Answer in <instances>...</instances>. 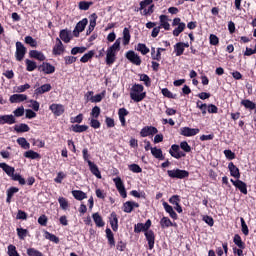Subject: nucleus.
Masks as SVG:
<instances>
[{
	"mask_svg": "<svg viewBox=\"0 0 256 256\" xmlns=\"http://www.w3.org/2000/svg\"><path fill=\"white\" fill-rule=\"evenodd\" d=\"M0 169H2L4 171V173H6V175H8V177H11L13 179V177H15V167L10 166L9 164L2 162L0 163Z\"/></svg>",
	"mask_w": 256,
	"mask_h": 256,
	"instance_id": "nucleus-18",
	"label": "nucleus"
},
{
	"mask_svg": "<svg viewBox=\"0 0 256 256\" xmlns=\"http://www.w3.org/2000/svg\"><path fill=\"white\" fill-rule=\"evenodd\" d=\"M109 223L112 227V230L117 233L119 231V218H117V213L112 212L109 217Z\"/></svg>",
	"mask_w": 256,
	"mask_h": 256,
	"instance_id": "nucleus-17",
	"label": "nucleus"
},
{
	"mask_svg": "<svg viewBox=\"0 0 256 256\" xmlns=\"http://www.w3.org/2000/svg\"><path fill=\"white\" fill-rule=\"evenodd\" d=\"M92 219L96 225V227H105V221H103V217L99 212H95L92 214Z\"/></svg>",
	"mask_w": 256,
	"mask_h": 256,
	"instance_id": "nucleus-28",
	"label": "nucleus"
},
{
	"mask_svg": "<svg viewBox=\"0 0 256 256\" xmlns=\"http://www.w3.org/2000/svg\"><path fill=\"white\" fill-rule=\"evenodd\" d=\"M128 169L132 171V173H143V169L138 164H130Z\"/></svg>",
	"mask_w": 256,
	"mask_h": 256,
	"instance_id": "nucleus-56",
	"label": "nucleus"
},
{
	"mask_svg": "<svg viewBox=\"0 0 256 256\" xmlns=\"http://www.w3.org/2000/svg\"><path fill=\"white\" fill-rule=\"evenodd\" d=\"M125 57L128 59V61H130V63H133V65L139 66L142 63L141 57L137 55V53H135L133 50L126 52Z\"/></svg>",
	"mask_w": 256,
	"mask_h": 256,
	"instance_id": "nucleus-9",
	"label": "nucleus"
},
{
	"mask_svg": "<svg viewBox=\"0 0 256 256\" xmlns=\"http://www.w3.org/2000/svg\"><path fill=\"white\" fill-rule=\"evenodd\" d=\"M59 37L64 43H69L71 41V37L69 36V31H67V29L61 30Z\"/></svg>",
	"mask_w": 256,
	"mask_h": 256,
	"instance_id": "nucleus-45",
	"label": "nucleus"
},
{
	"mask_svg": "<svg viewBox=\"0 0 256 256\" xmlns=\"http://www.w3.org/2000/svg\"><path fill=\"white\" fill-rule=\"evenodd\" d=\"M167 175L171 179H187L189 177V171L176 168L174 170H168Z\"/></svg>",
	"mask_w": 256,
	"mask_h": 256,
	"instance_id": "nucleus-4",
	"label": "nucleus"
},
{
	"mask_svg": "<svg viewBox=\"0 0 256 256\" xmlns=\"http://www.w3.org/2000/svg\"><path fill=\"white\" fill-rule=\"evenodd\" d=\"M151 219H148L144 224L143 223H137L134 225V233H146L151 229Z\"/></svg>",
	"mask_w": 256,
	"mask_h": 256,
	"instance_id": "nucleus-7",
	"label": "nucleus"
},
{
	"mask_svg": "<svg viewBox=\"0 0 256 256\" xmlns=\"http://www.w3.org/2000/svg\"><path fill=\"white\" fill-rule=\"evenodd\" d=\"M44 238L52 243H55L56 245H59V237L55 236V234H52L49 231H44Z\"/></svg>",
	"mask_w": 256,
	"mask_h": 256,
	"instance_id": "nucleus-36",
	"label": "nucleus"
},
{
	"mask_svg": "<svg viewBox=\"0 0 256 256\" xmlns=\"http://www.w3.org/2000/svg\"><path fill=\"white\" fill-rule=\"evenodd\" d=\"M136 51H139L141 55H147L151 50L149 49V47H147L146 44L138 43Z\"/></svg>",
	"mask_w": 256,
	"mask_h": 256,
	"instance_id": "nucleus-44",
	"label": "nucleus"
},
{
	"mask_svg": "<svg viewBox=\"0 0 256 256\" xmlns=\"http://www.w3.org/2000/svg\"><path fill=\"white\" fill-rule=\"evenodd\" d=\"M121 51V38H118L114 44L108 47L106 51V65H113L117 61V53Z\"/></svg>",
	"mask_w": 256,
	"mask_h": 256,
	"instance_id": "nucleus-1",
	"label": "nucleus"
},
{
	"mask_svg": "<svg viewBox=\"0 0 256 256\" xmlns=\"http://www.w3.org/2000/svg\"><path fill=\"white\" fill-rule=\"evenodd\" d=\"M29 57L31 59H37V61H45L47 59L45 54H43V52H39L38 50H30Z\"/></svg>",
	"mask_w": 256,
	"mask_h": 256,
	"instance_id": "nucleus-25",
	"label": "nucleus"
},
{
	"mask_svg": "<svg viewBox=\"0 0 256 256\" xmlns=\"http://www.w3.org/2000/svg\"><path fill=\"white\" fill-rule=\"evenodd\" d=\"M17 119L13 114L0 115V125H15Z\"/></svg>",
	"mask_w": 256,
	"mask_h": 256,
	"instance_id": "nucleus-13",
	"label": "nucleus"
},
{
	"mask_svg": "<svg viewBox=\"0 0 256 256\" xmlns=\"http://www.w3.org/2000/svg\"><path fill=\"white\" fill-rule=\"evenodd\" d=\"M91 6H93V1H80L78 3V9H80V11H89Z\"/></svg>",
	"mask_w": 256,
	"mask_h": 256,
	"instance_id": "nucleus-39",
	"label": "nucleus"
},
{
	"mask_svg": "<svg viewBox=\"0 0 256 256\" xmlns=\"http://www.w3.org/2000/svg\"><path fill=\"white\" fill-rule=\"evenodd\" d=\"M241 223V231L243 235L247 236L249 235V227L247 226V223L245 222V219L243 217L240 218Z\"/></svg>",
	"mask_w": 256,
	"mask_h": 256,
	"instance_id": "nucleus-54",
	"label": "nucleus"
},
{
	"mask_svg": "<svg viewBox=\"0 0 256 256\" xmlns=\"http://www.w3.org/2000/svg\"><path fill=\"white\" fill-rule=\"evenodd\" d=\"M87 23H89V20L87 18H83L81 21H79L76 24V27L73 31L74 37H79V34L85 31V27H87Z\"/></svg>",
	"mask_w": 256,
	"mask_h": 256,
	"instance_id": "nucleus-10",
	"label": "nucleus"
},
{
	"mask_svg": "<svg viewBox=\"0 0 256 256\" xmlns=\"http://www.w3.org/2000/svg\"><path fill=\"white\" fill-rule=\"evenodd\" d=\"M39 71H43L46 75H51L52 73H55V66H53L49 62H43L39 67Z\"/></svg>",
	"mask_w": 256,
	"mask_h": 256,
	"instance_id": "nucleus-16",
	"label": "nucleus"
},
{
	"mask_svg": "<svg viewBox=\"0 0 256 256\" xmlns=\"http://www.w3.org/2000/svg\"><path fill=\"white\" fill-rule=\"evenodd\" d=\"M49 109L56 117H61L65 113V106L63 104H52L49 106Z\"/></svg>",
	"mask_w": 256,
	"mask_h": 256,
	"instance_id": "nucleus-15",
	"label": "nucleus"
},
{
	"mask_svg": "<svg viewBox=\"0 0 256 256\" xmlns=\"http://www.w3.org/2000/svg\"><path fill=\"white\" fill-rule=\"evenodd\" d=\"M140 81L144 82V85L151 87V78L147 74L140 75Z\"/></svg>",
	"mask_w": 256,
	"mask_h": 256,
	"instance_id": "nucleus-62",
	"label": "nucleus"
},
{
	"mask_svg": "<svg viewBox=\"0 0 256 256\" xmlns=\"http://www.w3.org/2000/svg\"><path fill=\"white\" fill-rule=\"evenodd\" d=\"M233 243L234 245H236V247L233 248L234 255L245 256V254L243 253V249H245L246 245H245V242H243V239H241V236L239 234L234 235Z\"/></svg>",
	"mask_w": 256,
	"mask_h": 256,
	"instance_id": "nucleus-3",
	"label": "nucleus"
},
{
	"mask_svg": "<svg viewBox=\"0 0 256 256\" xmlns=\"http://www.w3.org/2000/svg\"><path fill=\"white\" fill-rule=\"evenodd\" d=\"M159 130L155 126H145L140 131V137H149L151 135H157Z\"/></svg>",
	"mask_w": 256,
	"mask_h": 256,
	"instance_id": "nucleus-12",
	"label": "nucleus"
},
{
	"mask_svg": "<svg viewBox=\"0 0 256 256\" xmlns=\"http://www.w3.org/2000/svg\"><path fill=\"white\" fill-rule=\"evenodd\" d=\"M167 51L165 48H157L156 53L154 54L153 61H161V53Z\"/></svg>",
	"mask_w": 256,
	"mask_h": 256,
	"instance_id": "nucleus-64",
	"label": "nucleus"
},
{
	"mask_svg": "<svg viewBox=\"0 0 256 256\" xmlns=\"http://www.w3.org/2000/svg\"><path fill=\"white\" fill-rule=\"evenodd\" d=\"M105 233L108 240V245H110V247H115V234H113L111 228H106Z\"/></svg>",
	"mask_w": 256,
	"mask_h": 256,
	"instance_id": "nucleus-31",
	"label": "nucleus"
},
{
	"mask_svg": "<svg viewBox=\"0 0 256 256\" xmlns=\"http://www.w3.org/2000/svg\"><path fill=\"white\" fill-rule=\"evenodd\" d=\"M151 153L155 159H159V161H165V156L163 155V150H161V148H151Z\"/></svg>",
	"mask_w": 256,
	"mask_h": 256,
	"instance_id": "nucleus-32",
	"label": "nucleus"
},
{
	"mask_svg": "<svg viewBox=\"0 0 256 256\" xmlns=\"http://www.w3.org/2000/svg\"><path fill=\"white\" fill-rule=\"evenodd\" d=\"M16 231H17L18 239H20L21 241H25V237L29 235V230L24 228H17Z\"/></svg>",
	"mask_w": 256,
	"mask_h": 256,
	"instance_id": "nucleus-47",
	"label": "nucleus"
},
{
	"mask_svg": "<svg viewBox=\"0 0 256 256\" xmlns=\"http://www.w3.org/2000/svg\"><path fill=\"white\" fill-rule=\"evenodd\" d=\"M15 193H19V188L17 187H10L7 191H6V203H11V200L13 199V196L15 195Z\"/></svg>",
	"mask_w": 256,
	"mask_h": 256,
	"instance_id": "nucleus-34",
	"label": "nucleus"
},
{
	"mask_svg": "<svg viewBox=\"0 0 256 256\" xmlns=\"http://www.w3.org/2000/svg\"><path fill=\"white\" fill-rule=\"evenodd\" d=\"M65 53V46H63V42L60 38H56V44L54 45L52 49V54L56 57H59V55H63Z\"/></svg>",
	"mask_w": 256,
	"mask_h": 256,
	"instance_id": "nucleus-11",
	"label": "nucleus"
},
{
	"mask_svg": "<svg viewBox=\"0 0 256 256\" xmlns=\"http://www.w3.org/2000/svg\"><path fill=\"white\" fill-rule=\"evenodd\" d=\"M14 131H16V133H29V131H31V128L29 127V125L21 123L20 125L14 126Z\"/></svg>",
	"mask_w": 256,
	"mask_h": 256,
	"instance_id": "nucleus-33",
	"label": "nucleus"
},
{
	"mask_svg": "<svg viewBox=\"0 0 256 256\" xmlns=\"http://www.w3.org/2000/svg\"><path fill=\"white\" fill-rule=\"evenodd\" d=\"M228 169L230 171L231 177H234L235 179H241V172H239V169L235 166L233 162H230L228 164Z\"/></svg>",
	"mask_w": 256,
	"mask_h": 256,
	"instance_id": "nucleus-24",
	"label": "nucleus"
},
{
	"mask_svg": "<svg viewBox=\"0 0 256 256\" xmlns=\"http://www.w3.org/2000/svg\"><path fill=\"white\" fill-rule=\"evenodd\" d=\"M14 117H23L25 115V107L20 106L13 111Z\"/></svg>",
	"mask_w": 256,
	"mask_h": 256,
	"instance_id": "nucleus-57",
	"label": "nucleus"
},
{
	"mask_svg": "<svg viewBox=\"0 0 256 256\" xmlns=\"http://www.w3.org/2000/svg\"><path fill=\"white\" fill-rule=\"evenodd\" d=\"M160 226L161 229H169V227H173V222L171 221V219H169V217H162L160 220Z\"/></svg>",
	"mask_w": 256,
	"mask_h": 256,
	"instance_id": "nucleus-37",
	"label": "nucleus"
},
{
	"mask_svg": "<svg viewBox=\"0 0 256 256\" xmlns=\"http://www.w3.org/2000/svg\"><path fill=\"white\" fill-rule=\"evenodd\" d=\"M27 54V48L23 43L16 42V52H15V58L16 61H23L25 59V55Z\"/></svg>",
	"mask_w": 256,
	"mask_h": 256,
	"instance_id": "nucleus-5",
	"label": "nucleus"
},
{
	"mask_svg": "<svg viewBox=\"0 0 256 256\" xmlns=\"http://www.w3.org/2000/svg\"><path fill=\"white\" fill-rule=\"evenodd\" d=\"M24 41L26 45H30V47H37V40L31 36H26Z\"/></svg>",
	"mask_w": 256,
	"mask_h": 256,
	"instance_id": "nucleus-61",
	"label": "nucleus"
},
{
	"mask_svg": "<svg viewBox=\"0 0 256 256\" xmlns=\"http://www.w3.org/2000/svg\"><path fill=\"white\" fill-rule=\"evenodd\" d=\"M58 203L60 207L64 210L67 211L69 209V201L65 197H59L58 198Z\"/></svg>",
	"mask_w": 256,
	"mask_h": 256,
	"instance_id": "nucleus-51",
	"label": "nucleus"
},
{
	"mask_svg": "<svg viewBox=\"0 0 256 256\" xmlns=\"http://www.w3.org/2000/svg\"><path fill=\"white\" fill-rule=\"evenodd\" d=\"M135 207L139 208V203L133 202V201H127L123 204L122 211H124V213H131L133 209H135Z\"/></svg>",
	"mask_w": 256,
	"mask_h": 256,
	"instance_id": "nucleus-23",
	"label": "nucleus"
},
{
	"mask_svg": "<svg viewBox=\"0 0 256 256\" xmlns=\"http://www.w3.org/2000/svg\"><path fill=\"white\" fill-rule=\"evenodd\" d=\"M24 157L26 159H41V154H39L33 150H28L24 153Z\"/></svg>",
	"mask_w": 256,
	"mask_h": 256,
	"instance_id": "nucleus-43",
	"label": "nucleus"
},
{
	"mask_svg": "<svg viewBox=\"0 0 256 256\" xmlns=\"http://www.w3.org/2000/svg\"><path fill=\"white\" fill-rule=\"evenodd\" d=\"M131 41V32L129 31V28L125 27L123 29V45H129Z\"/></svg>",
	"mask_w": 256,
	"mask_h": 256,
	"instance_id": "nucleus-42",
	"label": "nucleus"
},
{
	"mask_svg": "<svg viewBox=\"0 0 256 256\" xmlns=\"http://www.w3.org/2000/svg\"><path fill=\"white\" fill-rule=\"evenodd\" d=\"M199 131V128L182 127L180 129V135H183V137H195Z\"/></svg>",
	"mask_w": 256,
	"mask_h": 256,
	"instance_id": "nucleus-14",
	"label": "nucleus"
},
{
	"mask_svg": "<svg viewBox=\"0 0 256 256\" xmlns=\"http://www.w3.org/2000/svg\"><path fill=\"white\" fill-rule=\"evenodd\" d=\"M90 115L93 119H99V115H101V108L99 106H94Z\"/></svg>",
	"mask_w": 256,
	"mask_h": 256,
	"instance_id": "nucleus-55",
	"label": "nucleus"
},
{
	"mask_svg": "<svg viewBox=\"0 0 256 256\" xmlns=\"http://www.w3.org/2000/svg\"><path fill=\"white\" fill-rule=\"evenodd\" d=\"M234 187H236L242 195H247V183L243 182V180H239L238 178L237 182L234 183Z\"/></svg>",
	"mask_w": 256,
	"mask_h": 256,
	"instance_id": "nucleus-27",
	"label": "nucleus"
},
{
	"mask_svg": "<svg viewBox=\"0 0 256 256\" xmlns=\"http://www.w3.org/2000/svg\"><path fill=\"white\" fill-rule=\"evenodd\" d=\"M241 105H243L245 109H250V111H253L255 109V113H256V104L253 101L249 99H244L241 101Z\"/></svg>",
	"mask_w": 256,
	"mask_h": 256,
	"instance_id": "nucleus-40",
	"label": "nucleus"
},
{
	"mask_svg": "<svg viewBox=\"0 0 256 256\" xmlns=\"http://www.w3.org/2000/svg\"><path fill=\"white\" fill-rule=\"evenodd\" d=\"M25 63H26V71L32 72V71H35V69H37V62L33 60L26 59Z\"/></svg>",
	"mask_w": 256,
	"mask_h": 256,
	"instance_id": "nucleus-46",
	"label": "nucleus"
},
{
	"mask_svg": "<svg viewBox=\"0 0 256 256\" xmlns=\"http://www.w3.org/2000/svg\"><path fill=\"white\" fill-rule=\"evenodd\" d=\"M89 129V126L87 125H72L71 126V131H73L74 133H85V131H87Z\"/></svg>",
	"mask_w": 256,
	"mask_h": 256,
	"instance_id": "nucleus-38",
	"label": "nucleus"
},
{
	"mask_svg": "<svg viewBox=\"0 0 256 256\" xmlns=\"http://www.w3.org/2000/svg\"><path fill=\"white\" fill-rule=\"evenodd\" d=\"M72 195L76 201H83V199H87V193L82 190H73Z\"/></svg>",
	"mask_w": 256,
	"mask_h": 256,
	"instance_id": "nucleus-35",
	"label": "nucleus"
},
{
	"mask_svg": "<svg viewBox=\"0 0 256 256\" xmlns=\"http://www.w3.org/2000/svg\"><path fill=\"white\" fill-rule=\"evenodd\" d=\"M162 205H163L166 213H168L170 215L171 219H174L175 221H177L179 219L177 212H175V210H173V206L169 205V203H167V202H163Z\"/></svg>",
	"mask_w": 256,
	"mask_h": 256,
	"instance_id": "nucleus-22",
	"label": "nucleus"
},
{
	"mask_svg": "<svg viewBox=\"0 0 256 256\" xmlns=\"http://www.w3.org/2000/svg\"><path fill=\"white\" fill-rule=\"evenodd\" d=\"M180 149L184 151V153H191V147L187 141H183L180 143Z\"/></svg>",
	"mask_w": 256,
	"mask_h": 256,
	"instance_id": "nucleus-63",
	"label": "nucleus"
},
{
	"mask_svg": "<svg viewBox=\"0 0 256 256\" xmlns=\"http://www.w3.org/2000/svg\"><path fill=\"white\" fill-rule=\"evenodd\" d=\"M160 20V29L161 27L165 29V31H170L171 30V24H169V16L162 14L159 16Z\"/></svg>",
	"mask_w": 256,
	"mask_h": 256,
	"instance_id": "nucleus-21",
	"label": "nucleus"
},
{
	"mask_svg": "<svg viewBox=\"0 0 256 256\" xmlns=\"http://www.w3.org/2000/svg\"><path fill=\"white\" fill-rule=\"evenodd\" d=\"M169 154L171 157H174V159H181L182 157H186L187 154L185 152L181 151L180 146L177 144H173L171 148L169 149Z\"/></svg>",
	"mask_w": 256,
	"mask_h": 256,
	"instance_id": "nucleus-8",
	"label": "nucleus"
},
{
	"mask_svg": "<svg viewBox=\"0 0 256 256\" xmlns=\"http://www.w3.org/2000/svg\"><path fill=\"white\" fill-rule=\"evenodd\" d=\"M113 182L115 183L116 189L121 195L123 199L127 198V190L125 189V184L121 177L113 178Z\"/></svg>",
	"mask_w": 256,
	"mask_h": 256,
	"instance_id": "nucleus-6",
	"label": "nucleus"
},
{
	"mask_svg": "<svg viewBox=\"0 0 256 256\" xmlns=\"http://www.w3.org/2000/svg\"><path fill=\"white\" fill-rule=\"evenodd\" d=\"M145 87L141 84H134L131 88L130 99L135 101V103H141L145 97H147V92H143Z\"/></svg>",
	"mask_w": 256,
	"mask_h": 256,
	"instance_id": "nucleus-2",
	"label": "nucleus"
},
{
	"mask_svg": "<svg viewBox=\"0 0 256 256\" xmlns=\"http://www.w3.org/2000/svg\"><path fill=\"white\" fill-rule=\"evenodd\" d=\"M103 97H105V90L102 91L100 94H96L95 96H91L90 101L92 103H101V101H103Z\"/></svg>",
	"mask_w": 256,
	"mask_h": 256,
	"instance_id": "nucleus-52",
	"label": "nucleus"
},
{
	"mask_svg": "<svg viewBox=\"0 0 256 256\" xmlns=\"http://www.w3.org/2000/svg\"><path fill=\"white\" fill-rule=\"evenodd\" d=\"M155 9V4H151L148 9L144 8L141 12L142 15H144L145 17H149V15H153L154 10Z\"/></svg>",
	"mask_w": 256,
	"mask_h": 256,
	"instance_id": "nucleus-53",
	"label": "nucleus"
},
{
	"mask_svg": "<svg viewBox=\"0 0 256 256\" xmlns=\"http://www.w3.org/2000/svg\"><path fill=\"white\" fill-rule=\"evenodd\" d=\"M88 167L92 175H95L97 179H101V171H99V167H97V164H94L92 161H88Z\"/></svg>",
	"mask_w": 256,
	"mask_h": 256,
	"instance_id": "nucleus-29",
	"label": "nucleus"
},
{
	"mask_svg": "<svg viewBox=\"0 0 256 256\" xmlns=\"http://www.w3.org/2000/svg\"><path fill=\"white\" fill-rule=\"evenodd\" d=\"M97 19H98L97 13H92L90 15V24L88 29L86 30V35H91V33H93L95 27H97Z\"/></svg>",
	"mask_w": 256,
	"mask_h": 256,
	"instance_id": "nucleus-19",
	"label": "nucleus"
},
{
	"mask_svg": "<svg viewBox=\"0 0 256 256\" xmlns=\"http://www.w3.org/2000/svg\"><path fill=\"white\" fill-rule=\"evenodd\" d=\"M197 109H200L202 111V115H207V104H203L200 100L196 102Z\"/></svg>",
	"mask_w": 256,
	"mask_h": 256,
	"instance_id": "nucleus-58",
	"label": "nucleus"
},
{
	"mask_svg": "<svg viewBox=\"0 0 256 256\" xmlns=\"http://www.w3.org/2000/svg\"><path fill=\"white\" fill-rule=\"evenodd\" d=\"M8 255L9 256H21L19 255V252H17V247H15V245L10 244L8 246Z\"/></svg>",
	"mask_w": 256,
	"mask_h": 256,
	"instance_id": "nucleus-59",
	"label": "nucleus"
},
{
	"mask_svg": "<svg viewBox=\"0 0 256 256\" xmlns=\"http://www.w3.org/2000/svg\"><path fill=\"white\" fill-rule=\"evenodd\" d=\"M95 56V51L90 50L88 53L84 54L80 61L81 63H88L90 59H93V57Z\"/></svg>",
	"mask_w": 256,
	"mask_h": 256,
	"instance_id": "nucleus-49",
	"label": "nucleus"
},
{
	"mask_svg": "<svg viewBox=\"0 0 256 256\" xmlns=\"http://www.w3.org/2000/svg\"><path fill=\"white\" fill-rule=\"evenodd\" d=\"M10 103H23L27 101V95L25 94H13L9 98Z\"/></svg>",
	"mask_w": 256,
	"mask_h": 256,
	"instance_id": "nucleus-26",
	"label": "nucleus"
},
{
	"mask_svg": "<svg viewBox=\"0 0 256 256\" xmlns=\"http://www.w3.org/2000/svg\"><path fill=\"white\" fill-rule=\"evenodd\" d=\"M161 93L164 97H167L168 99H176L177 94H172L167 88H163L161 90Z\"/></svg>",
	"mask_w": 256,
	"mask_h": 256,
	"instance_id": "nucleus-60",
	"label": "nucleus"
},
{
	"mask_svg": "<svg viewBox=\"0 0 256 256\" xmlns=\"http://www.w3.org/2000/svg\"><path fill=\"white\" fill-rule=\"evenodd\" d=\"M174 51L176 53V57H181L183 53H185V48L183 47V42H178L174 45Z\"/></svg>",
	"mask_w": 256,
	"mask_h": 256,
	"instance_id": "nucleus-41",
	"label": "nucleus"
},
{
	"mask_svg": "<svg viewBox=\"0 0 256 256\" xmlns=\"http://www.w3.org/2000/svg\"><path fill=\"white\" fill-rule=\"evenodd\" d=\"M185 27H186V24L184 22H182L181 24L178 25V27H176L174 30H173V36L174 37H179V35H181V33H183V31H185Z\"/></svg>",
	"mask_w": 256,
	"mask_h": 256,
	"instance_id": "nucleus-48",
	"label": "nucleus"
},
{
	"mask_svg": "<svg viewBox=\"0 0 256 256\" xmlns=\"http://www.w3.org/2000/svg\"><path fill=\"white\" fill-rule=\"evenodd\" d=\"M52 87L51 84H43L42 86L36 88L34 90L35 95H43V93H49Z\"/></svg>",
	"mask_w": 256,
	"mask_h": 256,
	"instance_id": "nucleus-30",
	"label": "nucleus"
},
{
	"mask_svg": "<svg viewBox=\"0 0 256 256\" xmlns=\"http://www.w3.org/2000/svg\"><path fill=\"white\" fill-rule=\"evenodd\" d=\"M17 143L20 145V147H22V149H31V144L23 137L18 138Z\"/></svg>",
	"mask_w": 256,
	"mask_h": 256,
	"instance_id": "nucleus-50",
	"label": "nucleus"
},
{
	"mask_svg": "<svg viewBox=\"0 0 256 256\" xmlns=\"http://www.w3.org/2000/svg\"><path fill=\"white\" fill-rule=\"evenodd\" d=\"M144 235L146 241H148V247L151 251L155 247V232H153V230H148Z\"/></svg>",
	"mask_w": 256,
	"mask_h": 256,
	"instance_id": "nucleus-20",
	"label": "nucleus"
}]
</instances>
